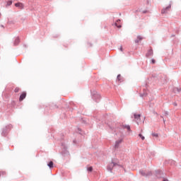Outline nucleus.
I'll return each mask as SVG.
<instances>
[{"label": "nucleus", "mask_w": 181, "mask_h": 181, "mask_svg": "<svg viewBox=\"0 0 181 181\" xmlns=\"http://www.w3.org/2000/svg\"><path fill=\"white\" fill-rule=\"evenodd\" d=\"M26 98V92H23L20 95L19 101H23Z\"/></svg>", "instance_id": "nucleus-1"}, {"label": "nucleus", "mask_w": 181, "mask_h": 181, "mask_svg": "<svg viewBox=\"0 0 181 181\" xmlns=\"http://www.w3.org/2000/svg\"><path fill=\"white\" fill-rule=\"evenodd\" d=\"M114 166H115V163L114 162L110 163L107 166V170H112V168H114Z\"/></svg>", "instance_id": "nucleus-2"}, {"label": "nucleus", "mask_w": 181, "mask_h": 181, "mask_svg": "<svg viewBox=\"0 0 181 181\" xmlns=\"http://www.w3.org/2000/svg\"><path fill=\"white\" fill-rule=\"evenodd\" d=\"M15 6H16V8H18L19 9H23V4L22 3H16L15 4Z\"/></svg>", "instance_id": "nucleus-3"}, {"label": "nucleus", "mask_w": 181, "mask_h": 181, "mask_svg": "<svg viewBox=\"0 0 181 181\" xmlns=\"http://www.w3.org/2000/svg\"><path fill=\"white\" fill-rule=\"evenodd\" d=\"M171 8V6L169 5L168 6H167L165 8H163L162 11H161V13H166L168 12V11H169V9H170Z\"/></svg>", "instance_id": "nucleus-4"}, {"label": "nucleus", "mask_w": 181, "mask_h": 181, "mask_svg": "<svg viewBox=\"0 0 181 181\" xmlns=\"http://www.w3.org/2000/svg\"><path fill=\"white\" fill-rule=\"evenodd\" d=\"M152 54H153V50H152L151 49H149L146 54V57H149V56H152Z\"/></svg>", "instance_id": "nucleus-5"}, {"label": "nucleus", "mask_w": 181, "mask_h": 181, "mask_svg": "<svg viewBox=\"0 0 181 181\" xmlns=\"http://www.w3.org/2000/svg\"><path fill=\"white\" fill-rule=\"evenodd\" d=\"M21 42V40L19 39L18 37H16L15 41H14V45L16 46L19 45V42Z\"/></svg>", "instance_id": "nucleus-6"}, {"label": "nucleus", "mask_w": 181, "mask_h": 181, "mask_svg": "<svg viewBox=\"0 0 181 181\" xmlns=\"http://www.w3.org/2000/svg\"><path fill=\"white\" fill-rule=\"evenodd\" d=\"M119 22H121V20H117V22L115 23V26H117V28H118L119 29L121 28V25L118 24L119 23Z\"/></svg>", "instance_id": "nucleus-7"}, {"label": "nucleus", "mask_w": 181, "mask_h": 181, "mask_svg": "<svg viewBox=\"0 0 181 181\" xmlns=\"http://www.w3.org/2000/svg\"><path fill=\"white\" fill-rule=\"evenodd\" d=\"M142 40V38L141 36L137 37V40H135V43H139Z\"/></svg>", "instance_id": "nucleus-8"}, {"label": "nucleus", "mask_w": 181, "mask_h": 181, "mask_svg": "<svg viewBox=\"0 0 181 181\" xmlns=\"http://www.w3.org/2000/svg\"><path fill=\"white\" fill-rule=\"evenodd\" d=\"M121 142H122V140H119V141H116L115 147L118 148V145H119V144H121Z\"/></svg>", "instance_id": "nucleus-9"}, {"label": "nucleus", "mask_w": 181, "mask_h": 181, "mask_svg": "<svg viewBox=\"0 0 181 181\" xmlns=\"http://www.w3.org/2000/svg\"><path fill=\"white\" fill-rule=\"evenodd\" d=\"M135 119H141V115H134Z\"/></svg>", "instance_id": "nucleus-10"}, {"label": "nucleus", "mask_w": 181, "mask_h": 181, "mask_svg": "<svg viewBox=\"0 0 181 181\" xmlns=\"http://www.w3.org/2000/svg\"><path fill=\"white\" fill-rule=\"evenodd\" d=\"M11 5H12V1H8L6 2V7L11 6Z\"/></svg>", "instance_id": "nucleus-11"}, {"label": "nucleus", "mask_w": 181, "mask_h": 181, "mask_svg": "<svg viewBox=\"0 0 181 181\" xmlns=\"http://www.w3.org/2000/svg\"><path fill=\"white\" fill-rule=\"evenodd\" d=\"M124 128L127 129V131H131V127H129V125H125L124 126Z\"/></svg>", "instance_id": "nucleus-12"}, {"label": "nucleus", "mask_w": 181, "mask_h": 181, "mask_svg": "<svg viewBox=\"0 0 181 181\" xmlns=\"http://www.w3.org/2000/svg\"><path fill=\"white\" fill-rule=\"evenodd\" d=\"M139 136L142 139V141H145V136H144L141 134H139Z\"/></svg>", "instance_id": "nucleus-13"}, {"label": "nucleus", "mask_w": 181, "mask_h": 181, "mask_svg": "<svg viewBox=\"0 0 181 181\" xmlns=\"http://www.w3.org/2000/svg\"><path fill=\"white\" fill-rule=\"evenodd\" d=\"M49 168H53V161H50L48 164Z\"/></svg>", "instance_id": "nucleus-14"}, {"label": "nucleus", "mask_w": 181, "mask_h": 181, "mask_svg": "<svg viewBox=\"0 0 181 181\" xmlns=\"http://www.w3.org/2000/svg\"><path fill=\"white\" fill-rule=\"evenodd\" d=\"M88 172H93V167H88Z\"/></svg>", "instance_id": "nucleus-15"}, {"label": "nucleus", "mask_w": 181, "mask_h": 181, "mask_svg": "<svg viewBox=\"0 0 181 181\" xmlns=\"http://www.w3.org/2000/svg\"><path fill=\"white\" fill-rule=\"evenodd\" d=\"M19 90H20L19 88H16L14 91L15 93H19Z\"/></svg>", "instance_id": "nucleus-16"}, {"label": "nucleus", "mask_w": 181, "mask_h": 181, "mask_svg": "<svg viewBox=\"0 0 181 181\" xmlns=\"http://www.w3.org/2000/svg\"><path fill=\"white\" fill-rule=\"evenodd\" d=\"M153 136H156V138H158V134H153Z\"/></svg>", "instance_id": "nucleus-17"}, {"label": "nucleus", "mask_w": 181, "mask_h": 181, "mask_svg": "<svg viewBox=\"0 0 181 181\" xmlns=\"http://www.w3.org/2000/svg\"><path fill=\"white\" fill-rule=\"evenodd\" d=\"M117 78H118V80H119V78H121V75H118Z\"/></svg>", "instance_id": "nucleus-18"}, {"label": "nucleus", "mask_w": 181, "mask_h": 181, "mask_svg": "<svg viewBox=\"0 0 181 181\" xmlns=\"http://www.w3.org/2000/svg\"><path fill=\"white\" fill-rule=\"evenodd\" d=\"M152 63H153V64H155V59H152Z\"/></svg>", "instance_id": "nucleus-19"}, {"label": "nucleus", "mask_w": 181, "mask_h": 181, "mask_svg": "<svg viewBox=\"0 0 181 181\" xmlns=\"http://www.w3.org/2000/svg\"><path fill=\"white\" fill-rule=\"evenodd\" d=\"M120 50H121V52H122V47H120Z\"/></svg>", "instance_id": "nucleus-20"}, {"label": "nucleus", "mask_w": 181, "mask_h": 181, "mask_svg": "<svg viewBox=\"0 0 181 181\" xmlns=\"http://www.w3.org/2000/svg\"><path fill=\"white\" fill-rule=\"evenodd\" d=\"M163 181H168V180H163Z\"/></svg>", "instance_id": "nucleus-21"}]
</instances>
